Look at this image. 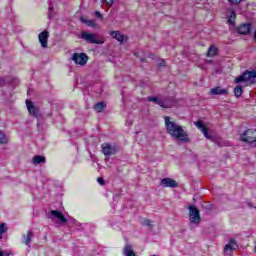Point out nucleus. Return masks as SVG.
<instances>
[{
	"mask_svg": "<svg viewBox=\"0 0 256 256\" xmlns=\"http://www.w3.org/2000/svg\"><path fill=\"white\" fill-rule=\"evenodd\" d=\"M45 156L36 155L32 158L33 165H43V163H46Z\"/></svg>",
	"mask_w": 256,
	"mask_h": 256,
	"instance_id": "obj_20",
	"label": "nucleus"
},
{
	"mask_svg": "<svg viewBox=\"0 0 256 256\" xmlns=\"http://www.w3.org/2000/svg\"><path fill=\"white\" fill-rule=\"evenodd\" d=\"M94 15L97 16V11H94Z\"/></svg>",
	"mask_w": 256,
	"mask_h": 256,
	"instance_id": "obj_42",
	"label": "nucleus"
},
{
	"mask_svg": "<svg viewBox=\"0 0 256 256\" xmlns=\"http://www.w3.org/2000/svg\"><path fill=\"white\" fill-rule=\"evenodd\" d=\"M108 7L113 6V3H115V0H102Z\"/></svg>",
	"mask_w": 256,
	"mask_h": 256,
	"instance_id": "obj_30",
	"label": "nucleus"
},
{
	"mask_svg": "<svg viewBox=\"0 0 256 256\" xmlns=\"http://www.w3.org/2000/svg\"><path fill=\"white\" fill-rule=\"evenodd\" d=\"M26 107L32 117H37V113H39V110L37 109V107H35V104H33L31 100H26Z\"/></svg>",
	"mask_w": 256,
	"mask_h": 256,
	"instance_id": "obj_16",
	"label": "nucleus"
},
{
	"mask_svg": "<svg viewBox=\"0 0 256 256\" xmlns=\"http://www.w3.org/2000/svg\"><path fill=\"white\" fill-rule=\"evenodd\" d=\"M0 256H3V252L0 251Z\"/></svg>",
	"mask_w": 256,
	"mask_h": 256,
	"instance_id": "obj_44",
	"label": "nucleus"
},
{
	"mask_svg": "<svg viewBox=\"0 0 256 256\" xmlns=\"http://www.w3.org/2000/svg\"><path fill=\"white\" fill-rule=\"evenodd\" d=\"M217 47L215 46H210L208 48V52H207V57H215V55H217Z\"/></svg>",
	"mask_w": 256,
	"mask_h": 256,
	"instance_id": "obj_24",
	"label": "nucleus"
},
{
	"mask_svg": "<svg viewBox=\"0 0 256 256\" xmlns=\"http://www.w3.org/2000/svg\"><path fill=\"white\" fill-rule=\"evenodd\" d=\"M93 109L96 111L97 110V103H94Z\"/></svg>",
	"mask_w": 256,
	"mask_h": 256,
	"instance_id": "obj_36",
	"label": "nucleus"
},
{
	"mask_svg": "<svg viewBox=\"0 0 256 256\" xmlns=\"http://www.w3.org/2000/svg\"><path fill=\"white\" fill-rule=\"evenodd\" d=\"M107 109V103L105 102H98L97 103V113H103Z\"/></svg>",
	"mask_w": 256,
	"mask_h": 256,
	"instance_id": "obj_25",
	"label": "nucleus"
},
{
	"mask_svg": "<svg viewBox=\"0 0 256 256\" xmlns=\"http://www.w3.org/2000/svg\"><path fill=\"white\" fill-rule=\"evenodd\" d=\"M158 66L159 67H165V59L160 60Z\"/></svg>",
	"mask_w": 256,
	"mask_h": 256,
	"instance_id": "obj_35",
	"label": "nucleus"
},
{
	"mask_svg": "<svg viewBox=\"0 0 256 256\" xmlns=\"http://www.w3.org/2000/svg\"><path fill=\"white\" fill-rule=\"evenodd\" d=\"M254 39H256V30H255V32H254Z\"/></svg>",
	"mask_w": 256,
	"mask_h": 256,
	"instance_id": "obj_39",
	"label": "nucleus"
},
{
	"mask_svg": "<svg viewBox=\"0 0 256 256\" xmlns=\"http://www.w3.org/2000/svg\"><path fill=\"white\" fill-rule=\"evenodd\" d=\"M80 35H81V39L86 41V43L97 44V36H95L94 34L88 33L86 31H82Z\"/></svg>",
	"mask_w": 256,
	"mask_h": 256,
	"instance_id": "obj_13",
	"label": "nucleus"
},
{
	"mask_svg": "<svg viewBox=\"0 0 256 256\" xmlns=\"http://www.w3.org/2000/svg\"><path fill=\"white\" fill-rule=\"evenodd\" d=\"M211 95H229L227 89H223L220 86H216L210 90Z\"/></svg>",
	"mask_w": 256,
	"mask_h": 256,
	"instance_id": "obj_18",
	"label": "nucleus"
},
{
	"mask_svg": "<svg viewBox=\"0 0 256 256\" xmlns=\"http://www.w3.org/2000/svg\"><path fill=\"white\" fill-rule=\"evenodd\" d=\"M123 255L125 256H137L135 251H133V246L131 244H126L123 248Z\"/></svg>",
	"mask_w": 256,
	"mask_h": 256,
	"instance_id": "obj_19",
	"label": "nucleus"
},
{
	"mask_svg": "<svg viewBox=\"0 0 256 256\" xmlns=\"http://www.w3.org/2000/svg\"><path fill=\"white\" fill-rule=\"evenodd\" d=\"M33 237V231L29 230L24 237L23 243L24 245H29L31 243V238Z\"/></svg>",
	"mask_w": 256,
	"mask_h": 256,
	"instance_id": "obj_23",
	"label": "nucleus"
},
{
	"mask_svg": "<svg viewBox=\"0 0 256 256\" xmlns=\"http://www.w3.org/2000/svg\"><path fill=\"white\" fill-rule=\"evenodd\" d=\"M50 215H53V217H56L60 223H67V218L63 215V213L59 210H52L50 212Z\"/></svg>",
	"mask_w": 256,
	"mask_h": 256,
	"instance_id": "obj_17",
	"label": "nucleus"
},
{
	"mask_svg": "<svg viewBox=\"0 0 256 256\" xmlns=\"http://www.w3.org/2000/svg\"><path fill=\"white\" fill-rule=\"evenodd\" d=\"M102 153L105 157H111V155L119 153V148L115 144L104 143L102 144Z\"/></svg>",
	"mask_w": 256,
	"mask_h": 256,
	"instance_id": "obj_5",
	"label": "nucleus"
},
{
	"mask_svg": "<svg viewBox=\"0 0 256 256\" xmlns=\"http://www.w3.org/2000/svg\"><path fill=\"white\" fill-rule=\"evenodd\" d=\"M7 136L3 131H0V145H5L7 143Z\"/></svg>",
	"mask_w": 256,
	"mask_h": 256,
	"instance_id": "obj_28",
	"label": "nucleus"
},
{
	"mask_svg": "<svg viewBox=\"0 0 256 256\" xmlns=\"http://www.w3.org/2000/svg\"><path fill=\"white\" fill-rule=\"evenodd\" d=\"M234 95L237 98L241 97L243 95V87L242 86H236L234 88Z\"/></svg>",
	"mask_w": 256,
	"mask_h": 256,
	"instance_id": "obj_26",
	"label": "nucleus"
},
{
	"mask_svg": "<svg viewBox=\"0 0 256 256\" xmlns=\"http://www.w3.org/2000/svg\"><path fill=\"white\" fill-rule=\"evenodd\" d=\"M226 19L227 22L232 25V27H235V21H237V13L235 12V10H228L226 14Z\"/></svg>",
	"mask_w": 256,
	"mask_h": 256,
	"instance_id": "obj_15",
	"label": "nucleus"
},
{
	"mask_svg": "<svg viewBox=\"0 0 256 256\" xmlns=\"http://www.w3.org/2000/svg\"><path fill=\"white\" fill-rule=\"evenodd\" d=\"M160 185L164 188L170 187V189H175V188L179 187V183H177V181H175L171 178H163L160 181Z\"/></svg>",
	"mask_w": 256,
	"mask_h": 256,
	"instance_id": "obj_12",
	"label": "nucleus"
},
{
	"mask_svg": "<svg viewBox=\"0 0 256 256\" xmlns=\"http://www.w3.org/2000/svg\"><path fill=\"white\" fill-rule=\"evenodd\" d=\"M147 101L153 102V103H155L156 105H159V107L162 108V98L149 96L147 98Z\"/></svg>",
	"mask_w": 256,
	"mask_h": 256,
	"instance_id": "obj_22",
	"label": "nucleus"
},
{
	"mask_svg": "<svg viewBox=\"0 0 256 256\" xmlns=\"http://www.w3.org/2000/svg\"><path fill=\"white\" fill-rule=\"evenodd\" d=\"M7 231V227L5 226V223L0 224V235H3Z\"/></svg>",
	"mask_w": 256,
	"mask_h": 256,
	"instance_id": "obj_29",
	"label": "nucleus"
},
{
	"mask_svg": "<svg viewBox=\"0 0 256 256\" xmlns=\"http://www.w3.org/2000/svg\"><path fill=\"white\" fill-rule=\"evenodd\" d=\"M177 101L175 100V96H163L162 97V109H171L175 107Z\"/></svg>",
	"mask_w": 256,
	"mask_h": 256,
	"instance_id": "obj_9",
	"label": "nucleus"
},
{
	"mask_svg": "<svg viewBox=\"0 0 256 256\" xmlns=\"http://www.w3.org/2000/svg\"><path fill=\"white\" fill-rule=\"evenodd\" d=\"M92 161L95 163V158L92 157Z\"/></svg>",
	"mask_w": 256,
	"mask_h": 256,
	"instance_id": "obj_43",
	"label": "nucleus"
},
{
	"mask_svg": "<svg viewBox=\"0 0 256 256\" xmlns=\"http://www.w3.org/2000/svg\"><path fill=\"white\" fill-rule=\"evenodd\" d=\"M154 58H155V55L151 54L150 59H154Z\"/></svg>",
	"mask_w": 256,
	"mask_h": 256,
	"instance_id": "obj_38",
	"label": "nucleus"
},
{
	"mask_svg": "<svg viewBox=\"0 0 256 256\" xmlns=\"http://www.w3.org/2000/svg\"><path fill=\"white\" fill-rule=\"evenodd\" d=\"M53 7L52 6H49V8H48V17H49V19H51V17H53Z\"/></svg>",
	"mask_w": 256,
	"mask_h": 256,
	"instance_id": "obj_32",
	"label": "nucleus"
},
{
	"mask_svg": "<svg viewBox=\"0 0 256 256\" xmlns=\"http://www.w3.org/2000/svg\"><path fill=\"white\" fill-rule=\"evenodd\" d=\"M240 141L243 143H249L256 146V131L254 129H247L240 135Z\"/></svg>",
	"mask_w": 256,
	"mask_h": 256,
	"instance_id": "obj_3",
	"label": "nucleus"
},
{
	"mask_svg": "<svg viewBox=\"0 0 256 256\" xmlns=\"http://www.w3.org/2000/svg\"><path fill=\"white\" fill-rule=\"evenodd\" d=\"M38 40L41 47H43V49H47L48 43H49V32L47 30H44L43 32H41L38 35Z\"/></svg>",
	"mask_w": 256,
	"mask_h": 256,
	"instance_id": "obj_11",
	"label": "nucleus"
},
{
	"mask_svg": "<svg viewBox=\"0 0 256 256\" xmlns=\"http://www.w3.org/2000/svg\"><path fill=\"white\" fill-rule=\"evenodd\" d=\"M141 225H143L144 227H149L150 229H153V221L147 219V218H144L142 221H141Z\"/></svg>",
	"mask_w": 256,
	"mask_h": 256,
	"instance_id": "obj_27",
	"label": "nucleus"
},
{
	"mask_svg": "<svg viewBox=\"0 0 256 256\" xmlns=\"http://www.w3.org/2000/svg\"><path fill=\"white\" fill-rule=\"evenodd\" d=\"M140 61H142V62L145 61V58H140Z\"/></svg>",
	"mask_w": 256,
	"mask_h": 256,
	"instance_id": "obj_40",
	"label": "nucleus"
},
{
	"mask_svg": "<svg viewBox=\"0 0 256 256\" xmlns=\"http://www.w3.org/2000/svg\"><path fill=\"white\" fill-rule=\"evenodd\" d=\"M97 19L103 21V14H101V12H97Z\"/></svg>",
	"mask_w": 256,
	"mask_h": 256,
	"instance_id": "obj_34",
	"label": "nucleus"
},
{
	"mask_svg": "<svg viewBox=\"0 0 256 256\" xmlns=\"http://www.w3.org/2000/svg\"><path fill=\"white\" fill-rule=\"evenodd\" d=\"M72 61H74L76 65H87V61H89V56H87V54L85 53H74L72 55Z\"/></svg>",
	"mask_w": 256,
	"mask_h": 256,
	"instance_id": "obj_6",
	"label": "nucleus"
},
{
	"mask_svg": "<svg viewBox=\"0 0 256 256\" xmlns=\"http://www.w3.org/2000/svg\"><path fill=\"white\" fill-rule=\"evenodd\" d=\"M97 182L99 183V185H105V179H103V177H99L98 179H97Z\"/></svg>",
	"mask_w": 256,
	"mask_h": 256,
	"instance_id": "obj_33",
	"label": "nucleus"
},
{
	"mask_svg": "<svg viewBox=\"0 0 256 256\" xmlns=\"http://www.w3.org/2000/svg\"><path fill=\"white\" fill-rule=\"evenodd\" d=\"M0 239H3V234H0Z\"/></svg>",
	"mask_w": 256,
	"mask_h": 256,
	"instance_id": "obj_41",
	"label": "nucleus"
},
{
	"mask_svg": "<svg viewBox=\"0 0 256 256\" xmlns=\"http://www.w3.org/2000/svg\"><path fill=\"white\" fill-rule=\"evenodd\" d=\"M103 42L101 40H97V45H101Z\"/></svg>",
	"mask_w": 256,
	"mask_h": 256,
	"instance_id": "obj_37",
	"label": "nucleus"
},
{
	"mask_svg": "<svg viewBox=\"0 0 256 256\" xmlns=\"http://www.w3.org/2000/svg\"><path fill=\"white\" fill-rule=\"evenodd\" d=\"M188 209L190 222L195 225H199V223H201V214L199 209L195 205L189 206Z\"/></svg>",
	"mask_w": 256,
	"mask_h": 256,
	"instance_id": "obj_4",
	"label": "nucleus"
},
{
	"mask_svg": "<svg viewBox=\"0 0 256 256\" xmlns=\"http://www.w3.org/2000/svg\"><path fill=\"white\" fill-rule=\"evenodd\" d=\"M230 5H239L241 3V0H228Z\"/></svg>",
	"mask_w": 256,
	"mask_h": 256,
	"instance_id": "obj_31",
	"label": "nucleus"
},
{
	"mask_svg": "<svg viewBox=\"0 0 256 256\" xmlns=\"http://www.w3.org/2000/svg\"><path fill=\"white\" fill-rule=\"evenodd\" d=\"M239 249V245L237 244V240L235 238H231L224 246V255H233V251Z\"/></svg>",
	"mask_w": 256,
	"mask_h": 256,
	"instance_id": "obj_7",
	"label": "nucleus"
},
{
	"mask_svg": "<svg viewBox=\"0 0 256 256\" xmlns=\"http://www.w3.org/2000/svg\"><path fill=\"white\" fill-rule=\"evenodd\" d=\"M165 127L166 133L171 135L173 139H177L182 143H189L191 139L189 138V133L183 129V126L177 124L175 121H171V117L165 116Z\"/></svg>",
	"mask_w": 256,
	"mask_h": 256,
	"instance_id": "obj_1",
	"label": "nucleus"
},
{
	"mask_svg": "<svg viewBox=\"0 0 256 256\" xmlns=\"http://www.w3.org/2000/svg\"><path fill=\"white\" fill-rule=\"evenodd\" d=\"M109 35L112 37V39L118 41L120 45H123L124 42L127 43V41H129V36L121 34V31L119 30L110 31Z\"/></svg>",
	"mask_w": 256,
	"mask_h": 256,
	"instance_id": "obj_8",
	"label": "nucleus"
},
{
	"mask_svg": "<svg viewBox=\"0 0 256 256\" xmlns=\"http://www.w3.org/2000/svg\"><path fill=\"white\" fill-rule=\"evenodd\" d=\"M253 79H256V70H245L240 76L235 78L234 83L253 82Z\"/></svg>",
	"mask_w": 256,
	"mask_h": 256,
	"instance_id": "obj_2",
	"label": "nucleus"
},
{
	"mask_svg": "<svg viewBox=\"0 0 256 256\" xmlns=\"http://www.w3.org/2000/svg\"><path fill=\"white\" fill-rule=\"evenodd\" d=\"M252 27L253 25L251 23H242L236 28V31L239 35H249Z\"/></svg>",
	"mask_w": 256,
	"mask_h": 256,
	"instance_id": "obj_10",
	"label": "nucleus"
},
{
	"mask_svg": "<svg viewBox=\"0 0 256 256\" xmlns=\"http://www.w3.org/2000/svg\"><path fill=\"white\" fill-rule=\"evenodd\" d=\"M80 21H81V23H84L85 25H87V27H95L94 20H89L82 16V17H80Z\"/></svg>",
	"mask_w": 256,
	"mask_h": 256,
	"instance_id": "obj_21",
	"label": "nucleus"
},
{
	"mask_svg": "<svg viewBox=\"0 0 256 256\" xmlns=\"http://www.w3.org/2000/svg\"><path fill=\"white\" fill-rule=\"evenodd\" d=\"M195 126L197 127V129H199V131L203 133L206 139H211V135H209V128H207V126L203 124V121L198 120L197 122H195Z\"/></svg>",
	"mask_w": 256,
	"mask_h": 256,
	"instance_id": "obj_14",
	"label": "nucleus"
}]
</instances>
